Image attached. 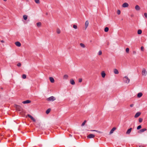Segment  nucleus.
<instances>
[{"label": "nucleus", "mask_w": 147, "mask_h": 147, "mask_svg": "<svg viewBox=\"0 0 147 147\" xmlns=\"http://www.w3.org/2000/svg\"><path fill=\"white\" fill-rule=\"evenodd\" d=\"M35 1L36 3L37 4L40 3L39 0H35Z\"/></svg>", "instance_id": "obj_34"}, {"label": "nucleus", "mask_w": 147, "mask_h": 147, "mask_svg": "<svg viewBox=\"0 0 147 147\" xmlns=\"http://www.w3.org/2000/svg\"><path fill=\"white\" fill-rule=\"evenodd\" d=\"M140 114H141V113L140 112H138L134 116V117L135 118H137V117H138L140 115Z\"/></svg>", "instance_id": "obj_10"}, {"label": "nucleus", "mask_w": 147, "mask_h": 147, "mask_svg": "<svg viewBox=\"0 0 147 147\" xmlns=\"http://www.w3.org/2000/svg\"><path fill=\"white\" fill-rule=\"evenodd\" d=\"M136 51H134L133 52V54H136Z\"/></svg>", "instance_id": "obj_44"}, {"label": "nucleus", "mask_w": 147, "mask_h": 147, "mask_svg": "<svg viewBox=\"0 0 147 147\" xmlns=\"http://www.w3.org/2000/svg\"><path fill=\"white\" fill-rule=\"evenodd\" d=\"M32 121L34 122L36 121V120L34 119V118H33V119H32Z\"/></svg>", "instance_id": "obj_43"}, {"label": "nucleus", "mask_w": 147, "mask_h": 147, "mask_svg": "<svg viewBox=\"0 0 147 147\" xmlns=\"http://www.w3.org/2000/svg\"><path fill=\"white\" fill-rule=\"evenodd\" d=\"M109 28L107 27H105L104 29L105 31L106 32H107L109 31Z\"/></svg>", "instance_id": "obj_22"}, {"label": "nucleus", "mask_w": 147, "mask_h": 147, "mask_svg": "<svg viewBox=\"0 0 147 147\" xmlns=\"http://www.w3.org/2000/svg\"><path fill=\"white\" fill-rule=\"evenodd\" d=\"M49 79L50 82L51 83H53L54 82V78L52 77H50L49 78Z\"/></svg>", "instance_id": "obj_17"}, {"label": "nucleus", "mask_w": 147, "mask_h": 147, "mask_svg": "<svg viewBox=\"0 0 147 147\" xmlns=\"http://www.w3.org/2000/svg\"><path fill=\"white\" fill-rule=\"evenodd\" d=\"M142 75L143 76L144 75L145 76L147 74V71L145 69L143 68L142 69Z\"/></svg>", "instance_id": "obj_3"}, {"label": "nucleus", "mask_w": 147, "mask_h": 147, "mask_svg": "<svg viewBox=\"0 0 147 147\" xmlns=\"http://www.w3.org/2000/svg\"><path fill=\"white\" fill-rule=\"evenodd\" d=\"M141 127H142L141 126V125H139L137 127V129L138 130H139V129H141Z\"/></svg>", "instance_id": "obj_32"}, {"label": "nucleus", "mask_w": 147, "mask_h": 147, "mask_svg": "<svg viewBox=\"0 0 147 147\" xmlns=\"http://www.w3.org/2000/svg\"><path fill=\"white\" fill-rule=\"evenodd\" d=\"M134 105V104H131V105H130V107H133Z\"/></svg>", "instance_id": "obj_45"}, {"label": "nucleus", "mask_w": 147, "mask_h": 147, "mask_svg": "<svg viewBox=\"0 0 147 147\" xmlns=\"http://www.w3.org/2000/svg\"><path fill=\"white\" fill-rule=\"evenodd\" d=\"M142 95V92H139L137 94V97L138 98L141 97Z\"/></svg>", "instance_id": "obj_18"}, {"label": "nucleus", "mask_w": 147, "mask_h": 147, "mask_svg": "<svg viewBox=\"0 0 147 147\" xmlns=\"http://www.w3.org/2000/svg\"><path fill=\"white\" fill-rule=\"evenodd\" d=\"M123 80L124 82L126 83H128L129 82L130 79L128 78V77L127 76H125L123 78Z\"/></svg>", "instance_id": "obj_1"}, {"label": "nucleus", "mask_w": 147, "mask_h": 147, "mask_svg": "<svg viewBox=\"0 0 147 147\" xmlns=\"http://www.w3.org/2000/svg\"><path fill=\"white\" fill-rule=\"evenodd\" d=\"M144 14L145 17L146 18H147V13H144Z\"/></svg>", "instance_id": "obj_40"}, {"label": "nucleus", "mask_w": 147, "mask_h": 147, "mask_svg": "<svg viewBox=\"0 0 147 147\" xmlns=\"http://www.w3.org/2000/svg\"><path fill=\"white\" fill-rule=\"evenodd\" d=\"M31 102V101L29 100H27L22 102V103L24 104L29 103Z\"/></svg>", "instance_id": "obj_7"}, {"label": "nucleus", "mask_w": 147, "mask_h": 147, "mask_svg": "<svg viewBox=\"0 0 147 147\" xmlns=\"http://www.w3.org/2000/svg\"><path fill=\"white\" fill-rule=\"evenodd\" d=\"M28 116L30 118L31 120L33 119V118H34L32 116L29 114H28Z\"/></svg>", "instance_id": "obj_26"}, {"label": "nucleus", "mask_w": 147, "mask_h": 147, "mask_svg": "<svg viewBox=\"0 0 147 147\" xmlns=\"http://www.w3.org/2000/svg\"><path fill=\"white\" fill-rule=\"evenodd\" d=\"M86 121V120L84 121L82 123L81 126H84L85 125Z\"/></svg>", "instance_id": "obj_27"}, {"label": "nucleus", "mask_w": 147, "mask_h": 147, "mask_svg": "<svg viewBox=\"0 0 147 147\" xmlns=\"http://www.w3.org/2000/svg\"><path fill=\"white\" fill-rule=\"evenodd\" d=\"M47 100L48 101H53L55 100V98L53 96H51L48 98H47Z\"/></svg>", "instance_id": "obj_2"}, {"label": "nucleus", "mask_w": 147, "mask_h": 147, "mask_svg": "<svg viewBox=\"0 0 147 147\" xmlns=\"http://www.w3.org/2000/svg\"><path fill=\"white\" fill-rule=\"evenodd\" d=\"M142 33V31L141 30H138V34H141Z\"/></svg>", "instance_id": "obj_23"}, {"label": "nucleus", "mask_w": 147, "mask_h": 147, "mask_svg": "<svg viewBox=\"0 0 147 147\" xmlns=\"http://www.w3.org/2000/svg\"><path fill=\"white\" fill-rule=\"evenodd\" d=\"M94 137L95 135L92 134H90L88 135L87 136V137L89 138H93Z\"/></svg>", "instance_id": "obj_4"}, {"label": "nucleus", "mask_w": 147, "mask_h": 147, "mask_svg": "<svg viewBox=\"0 0 147 147\" xmlns=\"http://www.w3.org/2000/svg\"><path fill=\"white\" fill-rule=\"evenodd\" d=\"M90 131H96V132H98L99 133H102L101 132L99 131H98V130H90Z\"/></svg>", "instance_id": "obj_25"}, {"label": "nucleus", "mask_w": 147, "mask_h": 147, "mask_svg": "<svg viewBox=\"0 0 147 147\" xmlns=\"http://www.w3.org/2000/svg\"><path fill=\"white\" fill-rule=\"evenodd\" d=\"M80 46L83 48H84L85 47V45H84V44L82 43H81L80 44Z\"/></svg>", "instance_id": "obj_29"}, {"label": "nucleus", "mask_w": 147, "mask_h": 147, "mask_svg": "<svg viewBox=\"0 0 147 147\" xmlns=\"http://www.w3.org/2000/svg\"><path fill=\"white\" fill-rule=\"evenodd\" d=\"M144 48L143 47H141V50L142 51H143L144 50Z\"/></svg>", "instance_id": "obj_42"}, {"label": "nucleus", "mask_w": 147, "mask_h": 147, "mask_svg": "<svg viewBox=\"0 0 147 147\" xmlns=\"http://www.w3.org/2000/svg\"><path fill=\"white\" fill-rule=\"evenodd\" d=\"M21 65V64L20 63H18L17 64V66L18 67H20Z\"/></svg>", "instance_id": "obj_39"}, {"label": "nucleus", "mask_w": 147, "mask_h": 147, "mask_svg": "<svg viewBox=\"0 0 147 147\" xmlns=\"http://www.w3.org/2000/svg\"><path fill=\"white\" fill-rule=\"evenodd\" d=\"M26 77V75L25 74H24L22 75V78L23 79H25Z\"/></svg>", "instance_id": "obj_33"}, {"label": "nucleus", "mask_w": 147, "mask_h": 147, "mask_svg": "<svg viewBox=\"0 0 147 147\" xmlns=\"http://www.w3.org/2000/svg\"><path fill=\"white\" fill-rule=\"evenodd\" d=\"M139 147H143L142 146H140Z\"/></svg>", "instance_id": "obj_47"}, {"label": "nucleus", "mask_w": 147, "mask_h": 147, "mask_svg": "<svg viewBox=\"0 0 147 147\" xmlns=\"http://www.w3.org/2000/svg\"><path fill=\"white\" fill-rule=\"evenodd\" d=\"M82 78H80L79 79V82H82Z\"/></svg>", "instance_id": "obj_41"}, {"label": "nucleus", "mask_w": 147, "mask_h": 147, "mask_svg": "<svg viewBox=\"0 0 147 147\" xmlns=\"http://www.w3.org/2000/svg\"><path fill=\"white\" fill-rule=\"evenodd\" d=\"M16 108L19 111H21V107L18 105H16Z\"/></svg>", "instance_id": "obj_14"}, {"label": "nucleus", "mask_w": 147, "mask_h": 147, "mask_svg": "<svg viewBox=\"0 0 147 147\" xmlns=\"http://www.w3.org/2000/svg\"><path fill=\"white\" fill-rule=\"evenodd\" d=\"M68 77V76L67 75H65L63 76V78L64 79H67Z\"/></svg>", "instance_id": "obj_30"}, {"label": "nucleus", "mask_w": 147, "mask_h": 147, "mask_svg": "<svg viewBox=\"0 0 147 147\" xmlns=\"http://www.w3.org/2000/svg\"><path fill=\"white\" fill-rule=\"evenodd\" d=\"M117 13L118 15H119L121 13V11L119 10H118L117 11Z\"/></svg>", "instance_id": "obj_35"}, {"label": "nucleus", "mask_w": 147, "mask_h": 147, "mask_svg": "<svg viewBox=\"0 0 147 147\" xmlns=\"http://www.w3.org/2000/svg\"><path fill=\"white\" fill-rule=\"evenodd\" d=\"M15 45L16 46L18 47H20L21 46V43L18 41H17L15 42Z\"/></svg>", "instance_id": "obj_11"}, {"label": "nucleus", "mask_w": 147, "mask_h": 147, "mask_svg": "<svg viewBox=\"0 0 147 147\" xmlns=\"http://www.w3.org/2000/svg\"><path fill=\"white\" fill-rule=\"evenodd\" d=\"M135 9L136 10L139 11L140 9V7L139 5H136L135 7Z\"/></svg>", "instance_id": "obj_13"}, {"label": "nucleus", "mask_w": 147, "mask_h": 147, "mask_svg": "<svg viewBox=\"0 0 147 147\" xmlns=\"http://www.w3.org/2000/svg\"><path fill=\"white\" fill-rule=\"evenodd\" d=\"M116 129L115 127H113L110 131V134H112L113 131Z\"/></svg>", "instance_id": "obj_12"}, {"label": "nucleus", "mask_w": 147, "mask_h": 147, "mask_svg": "<svg viewBox=\"0 0 147 147\" xmlns=\"http://www.w3.org/2000/svg\"><path fill=\"white\" fill-rule=\"evenodd\" d=\"M128 4L126 3H123V4L122 5V7H128Z\"/></svg>", "instance_id": "obj_9"}, {"label": "nucleus", "mask_w": 147, "mask_h": 147, "mask_svg": "<svg viewBox=\"0 0 147 147\" xmlns=\"http://www.w3.org/2000/svg\"><path fill=\"white\" fill-rule=\"evenodd\" d=\"M115 74H119V72L118 70L116 69H115L113 70Z\"/></svg>", "instance_id": "obj_15"}, {"label": "nucleus", "mask_w": 147, "mask_h": 147, "mask_svg": "<svg viewBox=\"0 0 147 147\" xmlns=\"http://www.w3.org/2000/svg\"><path fill=\"white\" fill-rule=\"evenodd\" d=\"M106 74L104 71L102 72L101 73L102 76V78H104Z\"/></svg>", "instance_id": "obj_19"}, {"label": "nucleus", "mask_w": 147, "mask_h": 147, "mask_svg": "<svg viewBox=\"0 0 147 147\" xmlns=\"http://www.w3.org/2000/svg\"><path fill=\"white\" fill-rule=\"evenodd\" d=\"M46 15H48V13H47L46 14Z\"/></svg>", "instance_id": "obj_49"}, {"label": "nucleus", "mask_w": 147, "mask_h": 147, "mask_svg": "<svg viewBox=\"0 0 147 147\" xmlns=\"http://www.w3.org/2000/svg\"><path fill=\"white\" fill-rule=\"evenodd\" d=\"M23 17L24 19L25 20H26L27 19L28 16L26 15H24Z\"/></svg>", "instance_id": "obj_21"}, {"label": "nucleus", "mask_w": 147, "mask_h": 147, "mask_svg": "<svg viewBox=\"0 0 147 147\" xmlns=\"http://www.w3.org/2000/svg\"><path fill=\"white\" fill-rule=\"evenodd\" d=\"M51 109H49L46 111V113L47 114H48L49 113Z\"/></svg>", "instance_id": "obj_24"}, {"label": "nucleus", "mask_w": 147, "mask_h": 147, "mask_svg": "<svg viewBox=\"0 0 147 147\" xmlns=\"http://www.w3.org/2000/svg\"><path fill=\"white\" fill-rule=\"evenodd\" d=\"M89 22L88 20L86 21L85 24V29L86 30L88 26Z\"/></svg>", "instance_id": "obj_8"}, {"label": "nucleus", "mask_w": 147, "mask_h": 147, "mask_svg": "<svg viewBox=\"0 0 147 147\" xmlns=\"http://www.w3.org/2000/svg\"><path fill=\"white\" fill-rule=\"evenodd\" d=\"M143 119L142 118H140L139 119V121L140 123H141Z\"/></svg>", "instance_id": "obj_31"}, {"label": "nucleus", "mask_w": 147, "mask_h": 147, "mask_svg": "<svg viewBox=\"0 0 147 147\" xmlns=\"http://www.w3.org/2000/svg\"><path fill=\"white\" fill-rule=\"evenodd\" d=\"M102 54V51H100L98 52V55H101Z\"/></svg>", "instance_id": "obj_38"}, {"label": "nucleus", "mask_w": 147, "mask_h": 147, "mask_svg": "<svg viewBox=\"0 0 147 147\" xmlns=\"http://www.w3.org/2000/svg\"><path fill=\"white\" fill-rule=\"evenodd\" d=\"M73 27L74 29H76L77 28V26L75 25H74L73 26Z\"/></svg>", "instance_id": "obj_36"}, {"label": "nucleus", "mask_w": 147, "mask_h": 147, "mask_svg": "<svg viewBox=\"0 0 147 147\" xmlns=\"http://www.w3.org/2000/svg\"><path fill=\"white\" fill-rule=\"evenodd\" d=\"M4 1H7V0H3Z\"/></svg>", "instance_id": "obj_48"}, {"label": "nucleus", "mask_w": 147, "mask_h": 147, "mask_svg": "<svg viewBox=\"0 0 147 147\" xmlns=\"http://www.w3.org/2000/svg\"><path fill=\"white\" fill-rule=\"evenodd\" d=\"M147 129L146 128H143L140 130L138 131V133H142L144 131H146Z\"/></svg>", "instance_id": "obj_5"}, {"label": "nucleus", "mask_w": 147, "mask_h": 147, "mask_svg": "<svg viewBox=\"0 0 147 147\" xmlns=\"http://www.w3.org/2000/svg\"><path fill=\"white\" fill-rule=\"evenodd\" d=\"M129 48H127L126 49V53H128L129 52Z\"/></svg>", "instance_id": "obj_37"}, {"label": "nucleus", "mask_w": 147, "mask_h": 147, "mask_svg": "<svg viewBox=\"0 0 147 147\" xmlns=\"http://www.w3.org/2000/svg\"><path fill=\"white\" fill-rule=\"evenodd\" d=\"M1 42H4V41L3 40H1Z\"/></svg>", "instance_id": "obj_46"}, {"label": "nucleus", "mask_w": 147, "mask_h": 147, "mask_svg": "<svg viewBox=\"0 0 147 147\" xmlns=\"http://www.w3.org/2000/svg\"><path fill=\"white\" fill-rule=\"evenodd\" d=\"M132 129V128H130L128 129L127 131L126 132V134H129L131 131Z\"/></svg>", "instance_id": "obj_6"}, {"label": "nucleus", "mask_w": 147, "mask_h": 147, "mask_svg": "<svg viewBox=\"0 0 147 147\" xmlns=\"http://www.w3.org/2000/svg\"><path fill=\"white\" fill-rule=\"evenodd\" d=\"M57 33L58 34H60V30L58 28L57 30Z\"/></svg>", "instance_id": "obj_28"}, {"label": "nucleus", "mask_w": 147, "mask_h": 147, "mask_svg": "<svg viewBox=\"0 0 147 147\" xmlns=\"http://www.w3.org/2000/svg\"><path fill=\"white\" fill-rule=\"evenodd\" d=\"M70 83L72 85H74L75 84V82L74 80L72 79L70 80Z\"/></svg>", "instance_id": "obj_16"}, {"label": "nucleus", "mask_w": 147, "mask_h": 147, "mask_svg": "<svg viewBox=\"0 0 147 147\" xmlns=\"http://www.w3.org/2000/svg\"><path fill=\"white\" fill-rule=\"evenodd\" d=\"M41 25V23L40 22H38L36 23L37 26L38 27H40V26Z\"/></svg>", "instance_id": "obj_20"}]
</instances>
